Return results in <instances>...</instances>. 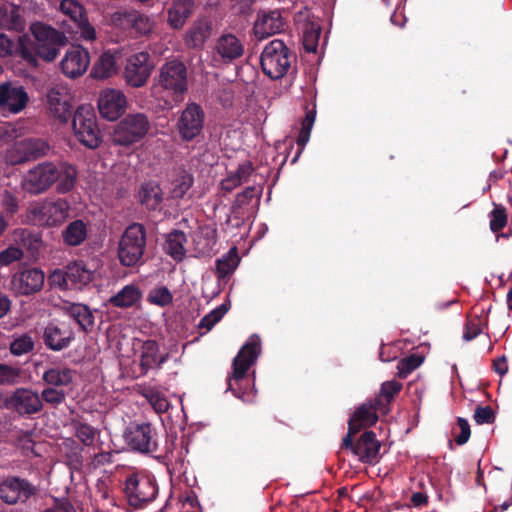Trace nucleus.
Instances as JSON below:
<instances>
[{
  "instance_id": "nucleus-1",
  "label": "nucleus",
  "mask_w": 512,
  "mask_h": 512,
  "mask_svg": "<svg viewBox=\"0 0 512 512\" xmlns=\"http://www.w3.org/2000/svg\"><path fill=\"white\" fill-rule=\"evenodd\" d=\"M29 30L35 41L28 34H22L18 36L17 50L19 59L29 68H38L39 58L52 62L68 43L62 31L44 22H32Z\"/></svg>"
},
{
  "instance_id": "nucleus-2",
  "label": "nucleus",
  "mask_w": 512,
  "mask_h": 512,
  "mask_svg": "<svg viewBox=\"0 0 512 512\" xmlns=\"http://www.w3.org/2000/svg\"><path fill=\"white\" fill-rule=\"evenodd\" d=\"M76 168L65 161H44L28 170L23 180L24 189L31 194H40L57 182L60 193H68L75 187Z\"/></svg>"
},
{
  "instance_id": "nucleus-3",
  "label": "nucleus",
  "mask_w": 512,
  "mask_h": 512,
  "mask_svg": "<svg viewBox=\"0 0 512 512\" xmlns=\"http://www.w3.org/2000/svg\"><path fill=\"white\" fill-rule=\"evenodd\" d=\"M261 353V340L259 336L252 335L248 338L246 343L242 346L237 356L233 360V372L232 375L228 378V388L227 390L232 391L233 394L242 399L244 402L251 403L254 401L255 396V385L253 377L252 384L250 387V392L253 393L252 396L244 390L243 381L245 380V376L247 371L250 369L252 365L256 362L257 358Z\"/></svg>"
},
{
  "instance_id": "nucleus-4",
  "label": "nucleus",
  "mask_w": 512,
  "mask_h": 512,
  "mask_svg": "<svg viewBox=\"0 0 512 512\" xmlns=\"http://www.w3.org/2000/svg\"><path fill=\"white\" fill-rule=\"evenodd\" d=\"M154 89L176 103L183 101L188 91L186 65L177 59L164 63L155 78Z\"/></svg>"
},
{
  "instance_id": "nucleus-5",
  "label": "nucleus",
  "mask_w": 512,
  "mask_h": 512,
  "mask_svg": "<svg viewBox=\"0 0 512 512\" xmlns=\"http://www.w3.org/2000/svg\"><path fill=\"white\" fill-rule=\"evenodd\" d=\"M150 127V120L145 113H128L113 128L112 143L116 146L130 147L141 142Z\"/></svg>"
},
{
  "instance_id": "nucleus-6",
  "label": "nucleus",
  "mask_w": 512,
  "mask_h": 512,
  "mask_svg": "<svg viewBox=\"0 0 512 512\" xmlns=\"http://www.w3.org/2000/svg\"><path fill=\"white\" fill-rule=\"evenodd\" d=\"M294 55L287 45L280 39H274L265 45L260 64L263 73L272 80L284 77L291 67Z\"/></svg>"
},
{
  "instance_id": "nucleus-7",
  "label": "nucleus",
  "mask_w": 512,
  "mask_h": 512,
  "mask_svg": "<svg viewBox=\"0 0 512 512\" xmlns=\"http://www.w3.org/2000/svg\"><path fill=\"white\" fill-rule=\"evenodd\" d=\"M72 127L78 141L89 149L102 143V134L95 113L89 106H79L73 114Z\"/></svg>"
},
{
  "instance_id": "nucleus-8",
  "label": "nucleus",
  "mask_w": 512,
  "mask_h": 512,
  "mask_svg": "<svg viewBox=\"0 0 512 512\" xmlns=\"http://www.w3.org/2000/svg\"><path fill=\"white\" fill-rule=\"evenodd\" d=\"M145 248L144 226H127L119 243L118 257L124 266L139 263Z\"/></svg>"
},
{
  "instance_id": "nucleus-9",
  "label": "nucleus",
  "mask_w": 512,
  "mask_h": 512,
  "mask_svg": "<svg viewBox=\"0 0 512 512\" xmlns=\"http://www.w3.org/2000/svg\"><path fill=\"white\" fill-rule=\"evenodd\" d=\"M205 112L203 108L191 102L186 105L176 122V129L183 142H192L203 132Z\"/></svg>"
},
{
  "instance_id": "nucleus-10",
  "label": "nucleus",
  "mask_w": 512,
  "mask_h": 512,
  "mask_svg": "<svg viewBox=\"0 0 512 512\" xmlns=\"http://www.w3.org/2000/svg\"><path fill=\"white\" fill-rule=\"evenodd\" d=\"M125 493L129 504L139 508L156 498L158 487L153 477L136 474L127 478Z\"/></svg>"
},
{
  "instance_id": "nucleus-11",
  "label": "nucleus",
  "mask_w": 512,
  "mask_h": 512,
  "mask_svg": "<svg viewBox=\"0 0 512 512\" xmlns=\"http://www.w3.org/2000/svg\"><path fill=\"white\" fill-rule=\"evenodd\" d=\"M153 68L154 64L151 61L150 54L141 51L126 59L123 78L130 87L141 88L148 82Z\"/></svg>"
},
{
  "instance_id": "nucleus-12",
  "label": "nucleus",
  "mask_w": 512,
  "mask_h": 512,
  "mask_svg": "<svg viewBox=\"0 0 512 512\" xmlns=\"http://www.w3.org/2000/svg\"><path fill=\"white\" fill-rule=\"evenodd\" d=\"M37 491V487L27 479L17 476H9L0 481V499L8 505L24 504Z\"/></svg>"
},
{
  "instance_id": "nucleus-13",
  "label": "nucleus",
  "mask_w": 512,
  "mask_h": 512,
  "mask_svg": "<svg viewBox=\"0 0 512 512\" xmlns=\"http://www.w3.org/2000/svg\"><path fill=\"white\" fill-rule=\"evenodd\" d=\"M124 439L131 449L141 453L155 452L158 447L157 433L150 423L129 425Z\"/></svg>"
},
{
  "instance_id": "nucleus-14",
  "label": "nucleus",
  "mask_w": 512,
  "mask_h": 512,
  "mask_svg": "<svg viewBox=\"0 0 512 512\" xmlns=\"http://www.w3.org/2000/svg\"><path fill=\"white\" fill-rule=\"evenodd\" d=\"M67 266L71 288L82 289L96 278L101 267V261L93 257L87 260H76Z\"/></svg>"
},
{
  "instance_id": "nucleus-15",
  "label": "nucleus",
  "mask_w": 512,
  "mask_h": 512,
  "mask_svg": "<svg viewBox=\"0 0 512 512\" xmlns=\"http://www.w3.org/2000/svg\"><path fill=\"white\" fill-rule=\"evenodd\" d=\"M245 47L242 40L231 32H224L216 38L214 58L223 64H231L244 55Z\"/></svg>"
},
{
  "instance_id": "nucleus-16",
  "label": "nucleus",
  "mask_w": 512,
  "mask_h": 512,
  "mask_svg": "<svg viewBox=\"0 0 512 512\" xmlns=\"http://www.w3.org/2000/svg\"><path fill=\"white\" fill-rule=\"evenodd\" d=\"M69 205L65 200L37 203L29 210V217L42 224H61L68 216Z\"/></svg>"
},
{
  "instance_id": "nucleus-17",
  "label": "nucleus",
  "mask_w": 512,
  "mask_h": 512,
  "mask_svg": "<svg viewBox=\"0 0 512 512\" xmlns=\"http://www.w3.org/2000/svg\"><path fill=\"white\" fill-rule=\"evenodd\" d=\"M138 199L141 205H143L147 210L152 212L157 211L159 214H163V216L154 224H157V222L169 221L171 219L172 213L168 212L163 207V191L157 182L148 181L142 183L138 191Z\"/></svg>"
},
{
  "instance_id": "nucleus-18",
  "label": "nucleus",
  "mask_w": 512,
  "mask_h": 512,
  "mask_svg": "<svg viewBox=\"0 0 512 512\" xmlns=\"http://www.w3.org/2000/svg\"><path fill=\"white\" fill-rule=\"evenodd\" d=\"M29 96L25 88L12 81L0 84V109L11 113L21 112L27 105Z\"/></svg>"
},
{
  "instance_id": "nucleus-19",
  "label": "nucleus",
  "mask_w": 512,
  "mask_h": 512,
  "mask_svg": "<svg viewBox=\"0 0 512 512\" xmlns=\"http://www.w3.org/2000/svg\"><path fill=\"white\" fill-rule=\"evenodd\" d=\"M354 434H347L343 438V446L350 448L353 453L364 463H373L377 460L380 451V442L376 439L375 434L371 431H366L354 445L352 443V436Z\"/></svg>"
},
{
  "instance_id": "nucleus-20",
  "label": "nucleus",
  "mask_w": 512,
  "mask_h": 512,
  "mask_svg": "<svg viewBox=\"0 0 512 512\" xmlns=\"http://www.w3.org/2000/svg\"><path fill=\"white\" fill-rule=\"evenodd\" d=\"M127 99L124 93L116 89L101 91L98 98V110L100 115L108 121H115L125 112Z\"/></svg>"
},
{
  "instance_id": "nucleus-21",
  "label": "nucleus",
  "mask_w": 512,
  "mask_h": 512,
  "mask_svg": "<svg viewBox=\"0 0 512 512\" xmlns=\"http://www.w3.org/2000/svg\"><path fill=\"white\" fill-rule=\"evenodd\" d=\"M59 9L75 24L82 38L90 41L96 38L95 28L88 21L86 9L78 1L61 0Z\"/></svg>"
},
{
  "instance_id": "nucleus-22",
  "label": "nucleus",
  "mask_w": 512,
  "mask_h": 512,
  "mask_svg": "<svg viewBox=\"0 0 512 512\" xmlns=\"http://www.w3.org/2000/svg\"><path fill=\"white\" fill-rule=\"evenodd\" d=\"M89 64V52L81 46L70 48L60 63L62 72L70 78H77L83 75Z\"/></svg>"
},
{
  "instance_id": "nucleus-23",
  "label": "nucleus",
  "mask_w": 512,
  "mask_h": 512,
  "mask_svg": "<svg viewBox=\"0 0 512 512\" xmlns=\"http://www.w3.org/2000/svg\"><path fill=\"white\" fill-rule=\"evenodd\" d=\"M74 339V332L65 324L49 322L43 331L45 345L53 351L67 348Z\"/></svg>"
},
{
  "instance_id": "nucleus-24",
  "label": "nucleus",
  "mask_w": 512,
  "mask_h": 512,
  "mask_svg": "<svg viewBox=\"0 0 512 512\" xmlns=\"http://www.w3.org/2000/svg\"><path fill=\"white\" fill-rule=\"evenodd\" d=\"M50 149L49 144L38 138H27L17 143L14 153L18 157L13 159V163L21 164L37 160L47 155Z\"/></svg>"
},
{
  "instance_id": "nucleus-25",
  "label": "nucleus",
  "mask_w": 512,
  "mask_h": 512,
  "mask_svg": "<svg viewBox=\"0 0 512 512\" xmlns=\"http://www.w3.org/2000/svg\"><path fill=\"white\" fill-rule=\"evenodd\" d=\"M44 280L45 275L42 270L31 268L14 275L12 283L18 293L30 295L42 289Z\"/></svg>"
},
{
  "instance_id": "nucleus-26",
  "label": "nucleus",
  "mask_w": 512,
  "mask_h": 512,
  "mask_svg": "<svg viewBox=\"0 0 512 512\" xmlns=\"http://www.w3.org/2000/svg\"><path fill=\"white\" fill-rule=\"evenodd\" d=\"M15 412L19 415H33L43 409L40 394L31 388H17L14 391Z\"/></svg>"
},
{
  "instance_id": "nucleus-27",
  "label": "nucleus",
  "mask_w": 512,
  "mask_h": 512,
  "mask_svg": "<svg viewBox=\"0 0 512 512\" xmlns=\"http://www.w3.org/2000/svg\"><path fill=\"white\" fill-rule=\"evenodd\" d=\"M284 28V21L278 10L262 12L257 16L253 26L254 35L259 39L279 33Z\"/></svg>"
},
{
  "instance_id": "nucleus-28",
  "label": "nucleus",
  "mask_w": 512,
  "mask_h": 512,
  "mask_svg": "<svg viewBox=\"0 0 512 512\" xmlns=\"http://www.w3.org/2000/svg\"><path fill=\"white\" fill-rule=\"evenodd\" d=\"M194 183L191 173L182 167H177L168 173V193L171 199H182Z\"/></svg>"
},
{
  "instance_id": "nucleus-29",
  "label": "nucleus",
  "mask_w": 512,
  "mask_h": 512,
  "mask_svg": "<svg viewBox=\"0 0 512 512\" xmlns=\"http://www.w3.org/2000/svg\"><path fill=\"white\" fill-rule=\"evenodd\" d=\"M378 400L369 401L362 404L349 419V434H356L361 428L371 426L376 423Z\"/></svg>"
},
{
  "instance_id": "nucleus-30",
  "label": "nucleus",
  "mask_w": 512,
  "mask_h": 512,
  "mask_svg": "<svg viewBox=\"0 0 512 512\" xmlns=\"http://www.w3.org/2000/svg\"><path fill=\"white\" fill-rule=\"evenodd\" d=\"M63 312L75 321L80 330L89 332L93 329L95 324L94 312L86 304L66 303L63 306Z\"/></svg>"
},
{
  "instance_id": "nucleus-31",
  "label": "nucleus",
  "mask_w": 512,
  "mask_h": 512,
  "mask_svg": "<svg viewBox=\"0 0 512 512\" xmlns=\"http://www.w3.org/2000/svg\"><path fill=\"white\" fill-rule=\"evenodd\" d=\"M192 241L197 256L210 255L217 243L216 229L214 226H198Z\"/></svg>"
},
{
  "instance_id": "nucleus-32",
  "label": "nucleus",
  "mask_w": 512,
  "mask_h": 512,
  "mask_svg": "<svg viewBox=\"0 0 512 512\" xmlns=\"http://www.w3.org/2000/svg\"><path fill=\"white\" fill-rule=\"evenodd\" d=\"M47 98L51 114L60 122L66 123L72 115L70 97L67 94H62L52 89L49 91Z\"/></svg>"
},
{
  "instance_id": "nucleus-33",
  "label": "nucleus",
  "mask_w": 512,
  "mask_h": 512,
  "mask_svg": "<svg viewBox=\"0 0 512 512\" xmlns=\"http://www.w3.org/2000/svg\"><path fill=\"white\" fill-rule=\"evenodd\" d=\"M194 8L193 0H173L167 9L168 24L175 30L181 29L191 16Z\"/></svg>"
},
{
  "instance_id": "nucleus-34",
  "label": "nucleus",
  "mask_w": 512,
  "mask_h": 512,
  "mask_svg": "<svg viewBox=\"0 0 512 512\" xmlns=\"http://www.w3.org/2000/svg\"><path fill=\"white\" fill-rule=\"evenodd\" d=\"M142 292L135 284H128L113 295L109 302L115 307L130 308L140 302Z\"/></svg>"
},
{
  "instance_id": "nucleus-35",
  "label": "nucleus",
  "mask_w": 512,
  "mask_h": 512,
  "mask_svg": "<svg viewBox=\"0 0 512 512\" xmlns=\"http://www.w3.org/2000/svg\"><path fill=\"white\" fill-rule=\"evenodd\" d=\"M113 21H124L140 34H147L151 31V22L148 16L137 11L118 12L113 15Z\"/></svg>"
},
{
  "instance_id": "nucleus-36",
  "label": "nucleus",
  "mask_w": 512,
  "mask_h": 512,
  "mask_svg": "<svg viewBox=\"0 0 512 512\" xmlns=\"http://www.w3.org/2000/svg\"><path fill=\"white\" fill-rule=\"evenodd\" d=\"M158 351V344L154 340H147L141 344L140 366L143 373L164 362V358L159 356Z\"/></svg>"
},
{
  "instance_id": "nucleus-37",
  "label": "nucleus",
  "mask_w": 512,
  "mask_h": 512,
  "mask_svg": "<svg viewBox=\"0 0 512 512\" xmlns=\"http://www.w3.org/2000/svg\"><path fill=\"white\" fill-rule=\"evenodd\" d=\"M116 71L115 57L111 52L106 51L94 63L90 75L95 79H106L114 75Z\"/></svg>"
},
{
  "instance_id": "nucleus-38",
  "label": "nucleus",
  "mask_w": 512,
  "mask_h": 512,
  "mask_svg": "<svg viewBox=\"0 0 512 512\" xmlns=\"http://www.w3.org/2000/svg\"><path fill=\"white\" fill-rule=\"evenodd\" d=\"M186 235L179 230H173L166 237L165 251L175 261H182L186 255L185 243Z\"/></svg>"
},
{
  "instance_id": "nucleus-39",
  "label": "nucleus",
  "mask_w": 512,
  "mask_h": 512,
  "mask_svg": "<svg viewBox=\"0 0 512 512\" xmlns=\"http://www.w3.org/2000/svg\"><path fill=\"white\" fill-rule=\"evenodd\" d=\"M0 27L17 32L24 30L25 19L20 14L19 6L13 5L11 9L0 8Z\"/></svg>"
},
{
  "instance_id": "nucleus-40",
  "label": "nucleus",
  "mask_w": 512,
  "mask_h": 512,
  "mask_svg": "<svg viewBox=\"0 0 512 512\" xmlns=\"http://www.w3.org/2000/svg\"><path fill=\"white\" fill-rule=\"evenodd\" d=\"M73 370L66 367H52L47 369L42 376L43 381L53 387L68 386L73 380Z\"/></svg>"
},
{
  "instance_id": "nucleus-41",
  "label": "nucleus",
  "mask_w": 512,
  "mask_h": 512,
  "mask_svg": "<svg viewBox=\"0 0 512 512\" xmlns=\"http://www.w3.org/2000/svg\"><path fill=\"white\" fill-rule=\"evenodd\" d=\"M237 247L233 246L230 250L216 261V272L220 279H224L235 272L240 264Z\"/></svg>"
},
{
  "instance_id": "nucleus-42",
  "label": "nucleus",
  "mask_w": 512,
  "mask_h": 512,
  "mask_svg": "<svg viewBox=\"0 0 512 512\" xmlns=\"http://www.w3.org/2000/svg\"><path fill=\"white\" fill-rule=\"evenodd\" d=\"M315 118H316V104L314 103L313 108L306 112V115L302 121V126L300 129L298 138H297L298 150H297L294 158L291 161L292 164H294L298 160L299 156L301 155L302 151L304 150L305 145L309 141L310 135H311V130H312V127L315 122Z\"/></svg>"
},
{
  "instance_id": "nucleus-43",
  "label": "nucleus",
  "mask_w": 512,
  "mask_h": 512,
  "mask_svg": "<svg viewBox=\"0 0 512 512\" xmlns=\"http://www.w3.org/2000/svg\"><path fill=\"white\" fill-rule=\"evenodd\" d=\"M211 25L200 23L192 27L186 34L185 42L190 48H201L210 35Z\"/></svg>"
},
{
  "instance_id": "nucleus-44",
  "label": "nucleus",
  "mask_w": 512,
  "mask_h": 512,
  "mask_svg": "<svg viewBox=\"0 0 512 512\" xmlns=\"http://www.w3.org/2000/svg\"><path fill=\"white\" fill-rule=\"evenodd\" d=\"M142 395L157 413H163L168 410L169 401L165 394L160 390L147 387L142 390Z\"/></svg>"
},
{
  "instance_id": "nucleus-45",
  "label": "nucleus",
  "mask_w": 512,
  "mask_h": 512,
  "mask_svg": "<svg viewBox=\"0 0 512 512\" xmlns=\"http://www.w3.org/2000/svg\"><path fill=\"white\" fill-rule=\"evenodd\" d=\"M34 348L32 337L26 333L15 335L10 343V352L14 356H22L31 352Z\"/></svg>"
},
{
  "instance_id": "nucleus-46",
  "label": "nucleus",
  "mask_w": 512,
  "mask_h": 512,
  "mask_svg": "<svg viewBox=\"0 0 512 512\" xmlns=\"http://www.w3.org/2000/svg\"><path fill=\"white\" fill-rule=\"evenodd\" d=\"M3 211H0V224H8L11 217L18 211L17 198L9 191H5L1 200Z\"/></svg>"
},
{
  "instance_id": "nucleus-47",
  "label": "nucleus",
  "mask_w": 512,
  "mask_h": 512,
  "mask_svg": "<svg viewBox=\"0 0 512 512\" xmlns=\"http://www.w3.org/2000/svg\"><path fill=\"white\" fill-rule=\"evenodd\" d=\"M229 303H223L205 315L199 322V328L210 331L228 312Z\"/></svg>"
},
{
  "instance_id": "nucleus-48",
  "label": "nucleus",
  "mask_w": 512,
  "mask_h": 512,
  "mask_svg": "<svg viewBox=\"0 0 512 512\" xmlns=\"http://www.w3.org/2000/svg\"><path fill=\"white\" fill-rule=\"evenodd\" d=\"M73 426L75 436L79 441H81L85 446L93 445L99 435V431L96 428L81 422L74 423Z\"/></svg>"
},
{
  "instance_id": "nucleus-49",
  "label": "nucleus",
  "mask_w": 512,
  "mask_h": 512,
  "mask_svg": "<svg viewBox=\"0 0 512 512\" xmlns=\"http://www.w3.org/2000/svg\"><path fill=\"white\" fill-rule=\"evenodd\" d=\"M147 300L154 305L165 307L169 305L173 296L170 290L165 286H158L150 290Z\"/></svg>"
},
{
  "instance_id": "nucleus-50",
  "label": "nucleus",
  "mask_w": 512,
  "mask_h": 512,
  "mask_svg": "<svg viewBox=\"0 0 512 512\" xmlns=\"http://www.w3.org/2000/svg\"><path fill=\"white\" fill-rule=\"evenodd\" d=\"M423 360V357L417 354H412L403 358L397 365V375L400 378H406L413 370L423 363Z\"/></svg>"
},
{
  "instance_id": "nucleus-51",
  "label": "nucleus",
  "mask_w": 512,
  "mask_h": 512,
  "mask_svg": "<svg viewBox=\"0 0 512 512\" xmlns=\"http://www.w3.org/2000/svg\"><path fill=\"white\" fill-rule=\"evenodd\" d=\"M14 240L21 242L23 246L29 250L36 251L41 245L40 237L36 234H32L24 228H18L14 231Z\"/></svg>"
},
{
  "instance_id": "nucleus-52",
  "label": "nucleus",
  "mask_w": 512,
  "mask_h": 512,
  "mask_svg": "<svg viewBox=\"0 0 512 512\" xmlns=\"http://www.w3.org/2000/svg\"><path fill=\"white\" fill-rule=\"evenodd\" d=\"M63 237L66 244L77 246L87 237L86 226H67L63 232Z\"/></svg>"
},
{
  "instance_id": "nucleus-53",
  "label": "nucleus",
  "mask_w": 512,
  "mask_h": 512,
  "mask_svg": "<svg viewBox=\"0 0 512 512\" xmlns=\"http://www.w3.org/2000/svg\"><path fill=\"white\" fill-rule=\"evenodd\" d=\"M485 326H486V319L484 317L470 318L466 324V329L463 334V339L466 341H470V340L476 338L480 333H482Z\"/></svg>"
},
{
  "instance_id": "nucleus-54",
  "label": "nucleus",
  "mask_w": 512,
  "mask_h": 512,
  "mask_svg": "<svg viewBox=\"0 0 512 512\" xmlns=\"http://www.w3.org/2000/svg\"><path fill=\"white\" fill-rule=\"evenodd\" d=\"M320 34L321 29L319 27L311 26L305 30L303 34V47L306 52L315 53L317 51Z\"/></svg>"
},
{
  "instance_id": "nucleus-55",
  "label": "nucleus",
  "mask_w": 512,
  "mask_h": 512,
  "mask_svg": "<svg viewBox=\"0 0 512 512\" xmlns=\"http://www.w3.org/2000/svg\"><path fill=\"white\" fill-rule=\"evenodd\" d=\"M20 369L7 364H0V385H13L19 382Z\"/></svg>"
},
{
  "instance_id": "nucleus-56",
  "label": "nucleus",
  "mask_w": 512,
  "mask_h": 512,
  "mask_svg": "<svg viewBox=\"0 0 512 512\" xmlns=\"http://www.w3.org/2000/svg\"><path fill=\"white\" fill-rule=\"evenodd\" d=\"M48 281L52 287L59 288L61 290H67L71 288L70 281L68 279V266L66 267L65 271L61 269H55L48 276Z\"/></svg>"
},
{
  "instance_id": "nucleus-57",
  "label": "nucleus",
  "mask_w": 512,
  "mask_h": 512,
  "mask_svg": "<svg viewBox=\"0 0 512 512\" xmlns=\"http://www.w3.org/2000/svg\"><path fill=\"white\" fill-rule=\"evenodd\" d=\"M40 396L42 402L45 401L54 406L61 404L66 398V394L62 389L53 386L45 388Z\"/></svg>"
},
{
  "instance_id": "nucleus-58",
  "label": "nucleus",
  "mask_w": 512,
  "mask_h": 512,
  "mask_svg": "<svg viewBox=\"0 0 512 512\" xmlns=\"http://www.w3.org/2000/svg\"><path fill=\"white\" fill-rule=\"evenodd\" d=\"M18 50V40L14 42L10 39L6 34L0 33V57L6 58L15 56L19 58L17 54Z\"/></svg>"
},
{
  "instance_id": "nucleus-59",
  "label": "nucleus",
  "mask_w": 512,
  "mask_h": 512,
  "mask_svg": "<svg viewBox=\"0 0 512 512\" xmlns=\"http://www.w3.org/2000/svg\"><path fill=\"white\" fill-rule=\"evenodd\" d=\"M23 257V251L15 246H9L0 252V265L7 266Z\"/></svg>"
},
{
  "instance_id": "nucleus-60",
  "label": "nucleus",
  "mask_w": 512,
  "mask_h": 512,
  "mask_svg": "<svg viewBox=\"0 0 512 512\" xmlns=\"http://www.w3.org/2000/svg\"><path fill=\"white\" fill-rule=\"evenodd\" d=\"M474 421L479 424H490L495 420L494 411L490 406H478L474 412Z\"/></svg>"
},
{
  "instance_id": "nucleus-61",
  "label": "nucleus",
  "mask_w": 512,
  "mask_h": 512,
  "mask_svg": "<svg viewBox=\"0 0 512 512\" xmlns=\"http://www.w3.org/2000/svg\"><path fill=\"white\" fill-rule=\"evenodd\" d=\"M491 219L489 224H507L509 218L508 208L501 204H494V208L490 213Z\"/></svg>"
},
{
  "instance_id": "nucleus-62",
  "label": "nucleus",
  "mask_w": 512,
  "mask_h": 512,
  "mask_svg": "<svg viewBox=\"0 0 512 512\" xmlns=\"http://www.w3.org/2000/svg\"><path fill=\"white\" fill-rule=\"evenodd\" d=\"M457 428L460 430V432L458 435L455 436V441L458 445H463L470 438V425L466 419L459 417L457 420Z\"/></svg>"
},
{
  "instance_id": "nucleus-63",
  "label": "nucleus",
  "mask_w": 512,
  "mask_h": 512,
  "mask_svg": "<svg viewBox=\"0 0 512 512\" xmlns=\"http://www.w3.org/2000/svg\"><path fill=\"white\" fill-rule=\"evenodd\" d=\"M402 385L396 381H387L382 384L381 396L390 401L401 389Z\"/></svg>"
},
{
  "instance_id": "nucleus-64",
  "label": "nucleus",
  "mask_w": 512,
  "mask_h": 512,
  "mask_svg": "<svg viewBox=\"0 0 512 512\" xmlns=\"http://www.w3.org/2000/svg\"><path fill=\"white\" fill-rule=\"evenodd\" d=\"M241 184L242 182L240 181V178L234 174H231L222 180L221 187L224 191L231 192Z\"/></svg>"
}]
</instances>
